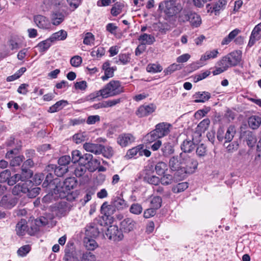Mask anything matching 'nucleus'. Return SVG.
<instances>
[{
  "instance_id": "1",
  "label": "nucleus",
  "mask_w": 261,
  "mask_h": 261,
  "mask_svg": "<svg viewBox=\"0 0 261 261\" xmlns=\"http://www.w3.org/2000/svg\"><path fill=\"white\" fill-rule=\"evenodd\" d=\"M159 9L166 16L171 17L178 13L182 10V7L176 0H164L159 4Z\"/></svg>"
},
{
  "instance_id": "2",
  "label": "nucleus",
  "mask_w": 261,
  "mask_h": 261,
  "mask_svg": "<svg viewBox=\"0 0 261 261\" xmlns=\"http://www.w3.org/2000/svg\"><path fill=\"white\" fill-rule=\"evenodd\" d=\"M77 184V180L75 177H71L67 178L62 183H59L58 186L56 187L57 194L64 193H67V199L72 200L75 199V197L73 196V193H69V191L73 189Z\"/></svg>"
},
{
  "instance_id": "3",
  "label": "nucleus",
  "mask_w": 261,
  "mask_h": 261,
  "mask_svg": "<svg viewBox=\"0 0 261 261\" xmlns=\"http://www.w3.org/2000/svg\"><path fill=\"white\" fill-rule=\"evenodd\" d=\"M180 157L181 158V172L187 174L194 173L198 165L197 161L185 153H180Z\"/></svg>"
},
{
  "instance_id": "4",
  "label": "nucleus",
  "mask_w": 261,
  "mask_h": 261,
  "mask_svg": "<svg viewBox=\"0 0 261 261\" xmlns=\"http://www.w3.org/2000/svg\"><path fill=\"white\" fill-rule=\"evenodd\" d=\"M55 6L56 8L50 15V19L53 25H58L64 20L67 13L62 8L64 6L62 2L56 3Z\"/></svg>"
},
{
  "instance_id": "5",
  "label": "nucleus",
  "mask_w": 261,
  "mask_h": 261,
  "mask_svg": "<svg viewBox=\"0 0 261 261\" xmlns=\"http://www.w3.org/2000/svg\"><path fill=\"white\" fill-rule=\"evenodd\" d=\"M122 91L120 83L118 81H112L102 89V98L114 96Z\"/></svg>"
},
{
  "instance_id": "6",
  "label": "nucleus",
  "mask_w": 261,
  "mask_h": 261,
  "mask_svg": "<svg viewBox=\"0 0 261 261\" xmlns=\"http://www.w3.org/2000/svg\"><path fill=\"white\" fill-rule=\"evenodd\" d=\"M59 181L58 178H54L53 174L51 173H48L46 175L45 179L42 184L44 188H47L49 191L57 194V191L56 190V187L58 186Z\"/></svg>"
},
{
  "instance_id": "7",
  "label": "nucleus",
  "mask_w": 261,
  "mask_h": 261,
  "mask_svg": "<svg viewBox=\"0 0 261 261\" xmlns=\"http://www.w3.org/2000/svg\"><path fill=\"white\" fill-rule=\"evenodd\" d=\"M106 236L109 240L114 241L122 240L123 236L121 230H119L118 227L115 225H111L108 228Z\"/></svg>"
},
{
  "instance_id": "8",
  "label": "nucleus",
  "mask_w": 261,
  "mask_h": 261,
  "mask_svg": "<svg viewBox=\"0 0 261 261\" xmlns=\"http://www.w3.org/2000/svg\"><path fill=\"white\" fill-rule=\"evenodd\" d=\"M54 208L56 215L60 217L65 216L70 210L69 204L65 201H61L56 204Z\"/></svg>"
},
{
  "instance_id": "9",
  "label": "nucleus",
  "mask_w": 261,
  "mask_h": 261,
  "mask_svg": "<svg viewBox=\"0 0 261 261\" xmlns=\"http://www.w3.org/2000/svg\"><path fill=\"white\" fill-rule=\"evenodd\" d=\"M17 202V199L10 194L4 195L0 200V206L6 209H11Z\"/></svg>"
},
{
  "instance_id": "10",
  "label": "nucleus",
  "mask_w": 261,
  "mask_h": 261,
  "mask_svg": "<svg viewBox=\"0 0 261 261\" xmlns=\"http://www.w3.org/2000/svg\"><path fill=\"white\" fill-rule=\"evenodd\" d=\"M32 185L31 180H27L24 182H20L15 185L12 189V193L14 195H19L21 193L25 194L29 191V187Z\"/></svg>"
},
{
  "instance_id": "11",
  "label": "nucleus",
  "mask_w": 261,
  "mask_h": 261,
  "mask_svg": "<svg viewBox=\"0 0 261 261\" xmlns=\"http://www.w3.org/2000/svg\"><path fill=\"white\" fill-rule=\"evenodd\" d=\"M240 137L250 147H253L256 142L257 140L255 136L250 130H247L242 132L241 133Z\"/></svg>"
},
{
  "instance_id": "12",
  "label": "nucleus",
  "mask_w": 261,
  "mask_h": 261,
  "mask_svg": "<svg viewBox=\"0 0 261 261\" xmlns=\"http://www.w3.org/2000/svg\"><path fill=\"white\" fill-rule=\"evenodd\" d=\"M34 21L36 24L40 29H49L51 28L50 21L46 17L37 15L34 17Z\"/></svg>"
},
{
  "instance_id": "13",
  "label": "nucleus",
  "mask_w": 261,
  "mask_h": 261,
  "mask_svg": "<svg viewBox=\"0 0 261 261\" xmlns=\"http://www.w3.org/2000/svg\"><path fill=\"white\" fill-rule=\"evenodd\" d=\"M171 124L167 122H161L155 126V132L158 133L161 138L168 135L170 132Z\"/></svg>"
},
{
  "instance_id": "14",
  "label": "nucleus",
  "mask_w": 261,
  "mask_h": 261,
  "mask_svg": "<svg viewBox=\"0 0 261 261\" xmlns=\"http://www.w3.org/2000/svg\"><path fill=\"white\" fill-rule=\"evenodd\" d=\"M46 170L47 172L54 171V173L58 177L63 176L68 171L67 166H58L51 164L46 167Z\"/></svg>"
},
{
  "instance_id": "15",
  "label": "nucleus",
  "mask_w": 261,
  "mask_h": 261,
  "mask_svg": "<svg viewBox=\"0 0 261 261\" xmlns=\"http://www.w3.org/2000/svg\"><path fill=\"white\" fill-rule=\"evenodd\" d=\"M84 148L87 151L94 153L95 154H100L104 149V146L99 144L86 143L84 144Z\"/></svg>"
},
{
  "instance_id": "16",
  "label": "nucleus",
  "mask_w": 261,
  "mask_h": 261,
  "mask_svg": "<svg viewBox=\"0 0 261 261\" xmlns=\"http://www.w3.org/2000/svg\"><path fill=\"white\" fill-rule=\"evenodd\" d=\"M196 144L193 142V138L192 139H187L185 140L180 145V148L182 152L181 153H190L194 150Z\"/></svg>"
},
{
  "instance_id": "17",
  "label": "nucleus",
  "mask_w": 261,
  "mask_h": 261,
  "mask_svg": "<svg viewBox=\"0 0 261 261\" xmlns=\"http://www.w3.org/2000/svg\"><path fill=\"white\" fill-rule=\"evenodd\" d=\"M169 166L172 171H181V158L180 155H174L171 158L169 162Z\"/></svg>"
},
{
  "instance_id": "18",
  "label": "nucleus",
  "mask_w": 261,
  "mask_h": 261,
  "mask_svg": "<svg viewBox=\"0 0 261 261\" xmlns=\"http://www.w3.org/2000/svg\"><path fill=\"white\" fill-rule=\"evenodd\" d=\"M85 229L86 237L96 238L99 235V229L97 227V224L95 223H90L86 227Z\"/></svg>"
},
{
  "instance_id": "19",
  "label": "nucleus",
  "mask_w": 261,
  "mask_h": 261,
  "mask_svg": "<svg viewBox=\"0 0 261 261\" xmlns=\"http://www.w3.org/2000/svg\"><path fill=\"white\" fill-rule=\"evenodd\" d=\"M102 69L105 71V75L101 77L102 80L105 81L114 75V71L116 69V67H110L109 62H106L102 65Z\"/></svg>"
},
{
  "instance_id": "20",
  "label": "nucleus",
  "mask_w": 261,
  "mask_h": 261,
  "mask_svg": "<svg viewBox=\"0 0 261 261\" xmlns=\"http://www.w3.org/2000/svg\"><path fill=\"white\" fill-rule=\"evenodd\" d=\"M195 99L194 102L196 103L204 102L211 98V94L208 92H198L194 95Z\"/></svg>"
},
{
  "instance_id": "21",
  "label": "nucleus",
  "mask_w": 261,
  "mask_h": 261,
  "mask_svg": "<svg viewBox=\"0 0 261 261\" xmlns=\"http://www.w3.org/2000/svg\"><path fill=\"white\" fill-rule=\"evenodd\" d=\"M248 123L252 129H257L261 125V117L258 116H251L248 118Z\"/></svg>"
},
{
  "instance_id": "22",
  "label": "nucleus",
  "mask_w": 261,
  "mask_h": 261,
  "mask_svg": "<svg viewBox=\"0 0 261 261\" xmlns=\"http://www.w3.org/2000/svg\"><path fill=\"white\" fill-rule=\"evenodd\" d=\"M27 223L25 219H21L16 226V231L17 234L22 236L25 234V231L27 229Z\"/></svg>"
},
{
  "instance_id": "23",
  "label": "nucleus",
  "mask_w": 261,
  "mask_h": 261,
  "mask_svg": "<svg viewBox=\"0 0 261 261\" xmlns=\"http://www.w3.org/2000/svg\"><path fill=\"white\" fill-rule=\"evenodd\" d=\"M67 36V33L63 30H61L57 32H56L51 35L49 37L51 42H55L56 41L64 40Z\"/></svg>"
},
{
  "instance_id": "24",
  "label": "nucleus",
  "mask_w": 261,
  "mask_h": 261,
  "mask_svg": "<svg viewBox=\"0 0 261 261\" xmlns=\"http://www.w3.org/2000/svg\"><path fill=\"white\" fill-rule=\"evenodd\" d=\"M161 150L162 155L165 157L169 156L174 152L173 146L169 142L164 143L162 145Z\"/></svg>"
},
{
  "instance_id": "25",
  "label": "nucleus",
  "mask_w": 261,
  "mask_h": 261,
  "mask_svg": "<svg viewBox=\"0 0 261 261\" xmlns=\"http://www.w3.org/2000/svg\"><path fill=\"white\" fill-rule=\"evenodd\" d=\"M101 212L107 217L113 215L115 211V208L113 205H109L107 202H104L101 206Z\"/></svg>"
},
{
  "instance_id": "26",
  "label": "nucleus",
  "mask_w": 261,
  "mask_h": 261,
  "mask_svg": "<svg viewBox=\"0 0 261 261\" xmlns=\"http://www.w3.org/2000/svg\"><path fill=\"white\" fill-rule=\"evenodd\" d=\"M236 133V129L234 125H230L228 127L224 136V139L225 140L224 145L232 141Z\"/></svg>"
},
{
  "instance_id": "27",
  "label": "nucleus",
  "mask_w": 261,
  "mask_h": 261,
  "mask_svg": "<svg viewBox=\"0 0 261 261\" xmlns=\"http://www.w3.org/2000/svg\"><path fill=\"white\" fill-rule=\"evenodd\" d=\"M189 21L192 27L197 28L201 24V19L197 13L191 12Z\"/></svg>"
},
{
  "instance_id": "28",
  "label": "nucleus",
  "mask_w": 261,
  "mask_h": 261,
  "mask_svg": "<svg viewBox=\"0 0 261 261\" xmlns=\"http://www.w3.org/2000/svg\"><path fill=\"white\" fill-rule=\"evenodd\" d=\"M139 40L141 42L142 44H152L155 41V38L151 35L147 34H143L141 35L139 38Z\"/></svg>"
},
{
  "instance_id": "29",
  "label": "nucleus",
  "mask_w": 261,
  "mask_h": 261,
  "mask_svg": "<svg viewBox=\"0 0 261 261\" xmlns=\"http://www.w3.org/2000/svg\"><path fill=\"white\" fill-rule=\"evenodd\" d=\"M231 62V66H236L240 61L241 56L239 51H233L227 55Z\"/></svg>"
},
{
  "instance_id": "30",
  "label": "nucleus",
  "mask_w": 261,
  "mask_h": 261,
  "mask_svg": "<svg viewBox=\"0 0 261 261\" xmlns=\"http://www.w3.org/2000/svg\"><path fill=\"white\" fill-rule=\"evenodd\" d=\"M84 243L85 247L88 250H94L98 247V244L96 241L88 237H85L84 240Z\"/></svg>"
},
{
  "instance_id": "31",
  "label": "nucleus",
  "mask_w": 261,
  "mask_h": 261,
  "mask_svg": "<svg viewBox=\"0 0 261 261\" xmlns=\"http://www.w3.org/2000/svg\"><path fill=\"white\" fill-rule=\"evenodd\" d=\"M178 16V21L180 23H185L189 21L191 12L186 10L180 11Z\"/></svg>"
},
{
  "instance_id": "32",
  "label": "nucleus",
  "mask_w": 261,
  "mask_h": 261,
  "mask_svg": "<svg viewBox=\"0 0 261 261\" xmlns=\"http://www.w3.org/2000/svg\"><path fill=\"white\" fill-rule=\"evenodd\" d=\"M34 223L35 226L31 227L35 231H37L39 230V227L44 226L48 224V221L46 218L41 217L39 219H36L34 221Z\"/></svg>"
},
{
  "instance_id": "33",
  "label": "nucleus",
  "mask_w": 261,
  "mask_h": 261,
  "mask_svg": "<svg viewBox=\"0 0 261 261\" xmlns=\"http://www.w3.org/2000/svg\"><path fill=\"white\" fill-rule=\"evenodd\" d=\"M159 138H161V137L158 135V133L154 129L145 136L144 140L146 143H150L155 141Z\"/></svg>"
},
{
  "instance_id": "34",
  "label": "nucleus",
  "mask_w": 261,
  "mask_h": 261,
  "mask_svg": "<svg viewBox=\"0 0 261 261\" xmlns=\"http://www.w3.org/2000/svg\"><path fill=\"white\" fill-rule=\"evenodd\" d=\"M33 174V171L30 169L21 167V172L19 174L20 180L21 181L29 180L28 179L32 176Z\"/></svg>"
},
{
  "instance_id": "35",
  "label": "nucleus",
  "mask_w": 261,
  "mask_h": 261,
  "mask_svg": "<svg viewBox=\"0 0 261 261\" xmlns=\"http://www.w3.org/2000/svg\"><path fill=\"white\" fill-rule=\"evenodd\" d=\"M67 104V101L64 100H61L57 101L55 105L49 108L48 111L50 113L58 112L61 110L64 106Z\"/></svg>"
},
{
  "instance_id": "36",
  "label": "nucleus",
  "mask_w": 261,
  "mask_h": 261,
  "mask_svg": "<svg viewBox=\"0 0 261 261\" xmlns=\"http://www.w3.org/2000/svg\"><path fill=\"white\" fill-rule=\"evenodd\" d=\"M113 205L117 209H123L128 206L126 202L122 198L117 197L113 201Z\"/></svg>"
},
{
  "instance_id": "37",
  "label": "nucleus",
  "mask_w": 261,
  "mask_h": 261,
  "mask_svg": "<svg viewBox=\"0 0 261 261\" xmlns=\"http://www.w3.org/2000/svg\"><path fill=\"white\" fill-rule=\"evenodd\" d=\"M227 4L225 0H219L213 7V10L211 13L215 12V15H217L220 10L223 9Z\"/></svg>"
},
{
  "instance_id": "38",
  "label": "nucleus",
  "mask_w": 261,
  "mask_h": 261,
  "mask_svg": "<svg viewBox=\"0 0 261 261\" xmlns=\"http://www.w3.org/2000/svg\"><path fill=\"white\" fill-rule=\"evenodd\" d=\"M51 40L49 38L39 43L36 47L38 48L40 52L43 53L49 48L51 45Z\"/></svg>"
},
{
  "instance_id": "39",
  "label": "nucleus",
  "mask_w": 261,
  "mask_h": 261,
  "mask_svg": "<svg viewBox=\"0 0 261 261\" xmlns=\"http://www.w3.org/2000/svg\"><path fill=\"white\" fill-rule=\"evenodd\" d=\"M167 169V165L163 162L158 163L155 167V171L159 175L164 174Z\"/></svg>"
},
{
  "instance_id": "40",
  "label": "nucleus",
  "mask_w": 261,
  "mask_h": 261,
  "mask_svg": "<svg viewBox=\"0 0 261 261\" xmlns=\"http://www.w3.org/2000/svg\"><path fill=\"white\" fill-rule=\"evenodd\" d=\"M218 66L222 67L224 69L226 70L228 68L231 66V62L228 55L223 57L220 60L217 62Z\"/></svg>"
},
{
  "instance_id": "41",
  "label": "nucleus",
  "mask_w": 261,
  "mask_h": 261,
  "mask_svg": "<svg viewBox=\"0 0 261 261\" xmlns=\"http://www.w3.org/2000/svg\"><path fill=\"white\" fill-rule=\"evenodd\" d=\"M188 188V184L187 182H180L173 186L172 190L174 193H179L184 191Z\"/></svg>"
},
{
  "instance_id": "42",
  "label": "nucleus",
  "mask_w": 261,
  "mask_h": 261,
  "mask_svg": "<svg viewBox=\"0 0 261 261\" xmlns=\"http://www.w3.org/2000/svg\"><path fill=\"white\" fill-rule=\"evenodd\" d=\"M130 139L129 134H123L118 138L117 142L121 146L125 147L127 145Z\"/></svg>"
},
{
  "instance_id": "43",
  "label": "nucleus",
  "mask_w": 261,
  "mask_h": 261,
  "mask_svg": "<svg viewBox=\"0 0 261 261\" xmlns=\"http://www.w3.org/2000/svg\"><path fill=\"white\" fill-rule=\"evenodd\" d=\"M100 164V162L98 159H93L92 157V159L87 166V168L90 171L93 172L98 168Z\"/></svg>"
},
{
  "instance_id": "44",
  "label": "nucleus",
  "mask_w": 261,
  "mask_h": 261,
  "mask_svg": "<svg viewBox=\"0 0 261 261\" xmlns=\"http://www.w3.org/2000/svg\"><path fill=\"white\" fill-rule=\"evenodd\" d=\"M210 124V120L206 118L201 121L198 125L197 129L200 132H204L208 127Z\"/></svg>"
},
{
  "instance_id": "45",
  "label": "nucleus",
  "mask_w": 261,
  "mask_h": 261,
  "mask_svg": "<svg viewBox=\"0 0 261 261\" xmlns=\"http://www.w3.org/2000/svg\"><path fill=\"white\" fill-rule=\"evenodd\" d=\"M207 147L203 143H201L197 146L196 153L199 157L204 156L206 154Z\"/></svg>"
},
{
  "instance_id": "46",
  "label": "nucleus",
  "mask_w": 261,
  "mask_h": 261,
  "mask_svg": "<svg viewBox=\"0 0 261 261\" xmlns=\"http://www.w3.org/2000/svg\"><path fill=\"white\" fill-rule=\"evenodd\" d=\"M130 222L129 218H126L121 222L120 229L124 232L129 233L130 231Z\"/></svg>"
},
{
  "instance_id": "47",
  "label": "nucleus",
  "mask_w": 261,
  "mask_h": 261,
  "mask_svg": "<svg viewBox=\"0 0 261 261\" xmlns=\"http://www.w3.org/2000/svg\"><path fill=\"white\" fill-rule=\"evenodd\" d=\"M72 138L73 140L78 144L85 141L86 140L87 135L85 132L79 133L75 134Z\"/></svg>"
},
{
  "instance_id": "48",
  "label": "nucleus",
  "mask_w": 261,
  "mask_h": 261,
  "mask_svg": "<svg viewBox=\"0 0 261 261\" xmlns=\"http://www.w3.org/2000/svg\"><path fill=\"white\" fill-rule=\"evenodd\" d=\"M218 51L217 50H213L212 51H206L205 54L201 57V61H206L211 58H215L217 56Z\"/></svg>"
},
{
  "instance_id": "49",
  "label": "nucleus",
  "mask_w": 261,
  "mask_h": 261,
  "mask_svg": "<svg viewBox=\"0 0 261 261\" xmlns=\"http://www.w3.org/2000/svg\"><path fill=\"white\" fill-rule=\"evenodd\" d=\"M31 187L32 185L29 187V191L27 193L29 198H33L36 197L39 194L41 189L39 187L31 188Z\"/></svg>"
},
{
  "instance_id": "50",
  "label": "nucleus",
  "mask_w": 261,
  "mask_h": 261,
  "mask_svg": "<svg viewBox=\"0 0 261 261\" xmlns=\"http://www.w3.org/2000/svg\"><path fill=\"white\" fill-rule=\"evenodd\" d=\"M65 255H75V248L72 242H68L65 249Z\"/></svg>"
},
{
  "instance_id": "51",
  "label": "nucleus",
  "mask_w": 261,
  "mask_h": 261,
  "mask_svg": "<svg viewBox=\"0 0 261 261\" xmlns=\"http://www.w3.org/2000/svg\"><path fill=\"white\" fill-rule=\"evenodd\" d=\"M122 5L120 3L115 4L111 10V14L114 16H116L121 12Z\"/></svg>"
},
{
  "instance_id": "52",
  "label": "nucleus",
  "mask_w": 261,
  "mask_h": 261,
  "mask_svg": "<svg viewBox=\"0 0 261 261\" xmlns=\"http://www.w3.org/2000/svg\"><path fill=\"white\" fill-rule=\"evenodd\" d=\"M146 70L149 72L155 73L161 71L162 70V67L159 64H149L146 67Z\"/></svg>"
},
{
  "instance_id": "53",
  "label": "nucleus",
  "mask_w": 261,
  "mask_h": 261,
  "mask_svg": "<svg viewBox=\"0 0 261 261\" xmlns=\"http://www.w3.org/2000/svg\"><path fill=\"white\" fill-rule=\"evenodd\" d=\"M161 184L163 185H169L171 184L173 181L172 175L170 174H165L160 178Z\"/></svg>"
},
{
  "instance_id": "54",
  "label": "nucleus",
  "mask_w": 261,
  "mask_h": 261,
  "mask_svg": "<svg viewBox=\"0 0 261 261\" xmlns=\"http://www.w3.org/2000/svg\"><path fill=\"white\" fill-rule=\"evenodd\" d=\"M144 179H146L149 184L155 186L158 185L161 181L160 178L155 175L145 176Z\"/></svg>"
},
{
  "instance_id": "55",
  "label": "nucleus",
  "mask_w": 261,
  "mask_h": 261,
  "mask_svg": "<svg viewBox=\"0 0 261 261\" xmlns=\"http://www.w3.org/2000/svg\"><path fill=\"white\" fill-rule=\"evenodd\" d=\"M162 202V200L161 197H154L151 201V206L156 210L158 209L161 206Z\"/></svg>"
},
{
  "instance_id": "56",
  "label": "nucleus",
  "mask_w": 261,
  "mask_h": 261,
  "mask_svg": "<svg viewBox=\"0 0 261 261\" xmlns=\"http://www.w3.org/2000/svg\"><path fill=\"white\" fill-rule=\"evenodd\" d=\"M24 159L23 156H17L12 158L10 162V165L12 167L19 166Z\"/></svg>"
},
{
  "instance_id": "57",
  "label": "nucleus",
  "mask_w": 261,
  "mask_h": 261,
  "mask_svg": "<svg viewBox=\"0 0 261 261\" xmlns=\"http://www.w3.org/2000/svg\"><path fill=\"white\" fill-rule=\"evenodd\" d=\"M105 53L103 47H99L97 48H94L91 53V55L93 57L99 58L104 55Z\"/></svg>"
},
{
  "instance_id": "58",
  "label": "nucleus",
  "mask_w": 261,
  "mask_h": 261,
  "mask_svg": "<svg viewBox=\"0 0 261 261\" xmlns=\"http://www.w3.org/2000/svg\"><path fill=\"white\" fill-rule=\"evenodd\" d=\"M11 176V172L9 170L7 169L0 173V182H5L8 181Z\"/></svg>"
},
{
  "instance_id": "59",
  "label": "nucleus",
  "mask_w": 261,
  "mask_h": 261,
  "mask_svg": "<svg viewBox=\"0 0 261 261\" xmlns=\"http://www.w3.org/2000/svg\"><path fill=\"white\" fill-rule=\"evenodd\" d=\"M87 167L84 165L79 166L74 170V174L77 177H80L84 175L87 171Z\"/></svg>"
},
{
  "instance_id": "60",
  "label": "nucleus",
  "mask_w": 261,
  "mask_h": 261,
  "mask_svg": "<svg viewBox=\"0 0 261 261\" xmlns=\"http://www.w3.org/2000/svg\"><path fill=\"white\" fill-rule=\"evenodd\" d=\"M20 147L21 145H18L15 147L13 149H11L9 151H8L6 154V158L7 159H10L13 158L14 155H17L18 153Z\"/></svg>"
},
{
  "instance_id": "61",
  "label": "nucleus",
  "mask_w": 261,
  "mask_h": 261,
  "mask_svg": "<svg viewBox=\"0 0 261 261\" xmlns=\"http://www.w3.org/2000/svg\"><path fill=\"white\" fill-rule=\"evenodd\" d=\"M71 161V158L69 155H64L61 156L58 160V165L62 166H67Z\"/></svg>"
},
{
  "instance_id": "62",
  "label": "nucleus",
  "mask_w": 261,
  "mask_h": 261,
  "mask_svg": "<svg viewBox=\"0 0 261 261\" xmlns=\"http://www.w3.org/2000/svg\"><path fill=\"white\" fill-rule=\"evenodd\" d=\"M82 259L84 261H95L96 257L92 253L87 251L83 253Z\"/></svg>"
},
{
  "instance_id": "63",
  "label": "nucleus",
  "mask_w": 261,
  "mask_h": 261,
  "mask_svg": "<svg viewBox=\"0 0 261 261\" xmlns=\"http://www.w3.org/2000/svg\"><path fill=\"white\" fill-rule=\"evenodd\" d=\"M31 250V247L29 245H24L20 247L17 251V253L19 256H25Z\"/></svg>"
},
{
  "instance_id": "64",
  "label": "nucleus",
  "mask_w": 261,
  "mask_h": 261,
  "mask_svg": "<svg viewBox=\"0 0 261 261\" xmlns=\"http://www.w3.org/2000/svg\"><path fill=\"white\" fill-rule=\"evenodd\" d=\"M82 62V59L79 56H75L70 59V64L72 66L79 67Z\"/></svg>"
}]
</instances>
